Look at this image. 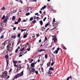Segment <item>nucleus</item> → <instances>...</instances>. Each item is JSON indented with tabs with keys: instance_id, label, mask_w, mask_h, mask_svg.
Here are the masks:
<instances>
[{
	"instance_id": "1",
	"label": "nucleus",
	"mask_w": 80,
	"mask_h": 80,
	"mask_svg": "<svg viewBox=\"0 0 80 80\" xmlns=\"http://www.w3.org/2000/svg\"><path fill=\"white\" fill-rule=\"evenodd\" d=\"M17 69L16 72H18V71L19 70H20L22 68V67L21 66V65L20 64H17Z\"/></svg>"
},
{
	"instance_id": "2",
	"label": "nucleus",
	"mask_w": 80,
	"mask_h": 80,
	"mask_svg": "<svg viewBox=\"0 0 80 80\" xmlns=\"http://www.w3.org/2000/svg\"><path fill=\"white\" fill-rule=\"evenodd\" d=\"M8 74V72L7 71H5L3 72V73L2 74V77H3L4 78H6L7 77V75Z\"/></svg>"
},
{
	"instance_id": "3",
	"label": "nucleus",
	"mask_w": 80,
	"mask_h": 80,
	"mask_svg": "<svg viewBox=\"0 0 80 80\" xmlns=\"http://www.w3.org/2000/svg\"><path fill=\"white\" fill-rule=\"evenodd\" d=\"M59 24V22H57V23H55L54 25V28H53L52 29H51L50 30H55V28H57V27H58V25Z\"/></svg>"
},
{
	"instance_id": "4",
	"label": "nucleus",
	"mask_w": 80,
	"mask_h": 80,
	"mask_svg": "<svg viewBox=\"0 0 80 80\" xmlns=\"http://www.w3.org/2000/svg\"><path fill=\"white\" fill-rule=\"evenodd\" d=\"M48 75V76L49 77H50L52 76V72L50 71H49Z\"/></svg>"
},
{
	"instance_id": "5",
	"label": "nucleus",
	"mask_w": 80,
	"mask_h": 80,
	"mask_svg": "<svg viewBox=\"0 0 80 80\" xmlns=\"http://www.w3.org/2000/svg\"><path fill=\"white\" fill-rule=\"evenodd\" d=\"M54 40V43H56L57 41V38H56V37H54L52 38V41Z\"/></svg>"
},
{
	"instance_id": "6",
	"label": "nucleus",
	"mask_w": 80,
	"mask_h": 80,
	"mask_svg": "<svg viewBox=\"0 0 80 80\" xmlns=\"http://www.w3.org/2000/svg\"><path fill=\"white\" fill-rule=\"evenodd\" d=\"M24 71H22L21 72H20V73H19V76L20 77H22L23 75V72Z\"/></svg>"
},
{
	"instance_id": "7",
	"label": "nucleus",
	"mask_w": 80,
	"mask_h": 80,
	"mask_svg": "<svg viewBox=\"0 0 80 80\" xmlns=\"http://www.w3.org/2000/svg\"><path fill=\"white\" fill-rule=\"evenodd\" d=\"M15 78H19V77H20V75H19V74H16L15 76Z\"/></svg>"
},
{
	"instance_id": "8",
	"label": "nucleus",
	"mask_w": 80,
	"mask_h": 80,
	"mask_svg": "<svg viewBox=\"0 0 80 80\" xmlns=\"http://www.w3.org/2000/svg\"><path fill=\"white\" fill-rule=\"evenodd\" d=\"M21 42V38H20L18 39V41L17 45H19Z\"/></svg>"
},
{
	"instance_id": "9",
	"label": "nucleus",
	"mask_w": 80,
	"mask_h": 80,
	"mask_svg": "<svg viewBox=\"0 0 80 80\" xmlns=\"http://www.w3.org/2000/svg\"><path fill=\"white\" fill-rule=\"evenodd\" d=\"M32 72L33 73H32V75H33V73H35V68H32V69H31Z\"/></svg>"
},
{
	"instance_id": "10",
	"label": "nucleus",
	"mask_w": 80,
	"mask_h": 80,
	"mask_svg": "<svg viewBox=\"0 0 80 80\" xmlns=\"http://www.w3.org/2000/svg\"><path fill=\"white\" fill-rule=\"evenodd\" d=\"M7 44V41H6L4 42L2 44V45L4 47H5V45Z\"/></svg>"
},
{
	"instance_id": "11",
	"label": "nucleus",
	"mask_w": 80,
	"mask_h": 80,
	"mask_svg": "<svg viewBox=\"0 0 80 80\" xmlns=\"http://www.w3.org/2000/svg\"><path fill=\"white\" fill-rule=\"evenodd\" d=\"M45 52V50L44 49H40L38 51V52H39V53H40L41 52Z\"/></svg>"
},
{
	"instance_id": "12",
	"label": "nucleus",
	"mask_w": 80,
	"mask_h": 80,
	"mask_svg": "<svg viewBox=\"0 0 80 80\" xmlns=\"http://www.w3.org/2000/svg\"><path fill=\"white\" fill-rule=\"evenodd\" d=\"M35 64H34V63H32L31 64V66L32 67V68L33 67H35Z\"/></svg>"
},
{
	"instance_id": "13",
	"label": "nucleus",
	"mask_w": 80,
	"mask_h": 80,
	"mask_svg": "<svg viewBox=\"0 0 80 80\" xmlns=\"http://www.w3.org/2000/svg\"><path fill=\"white\" fill-rule=\"evenodd\" d=\"M39 23L41 26H42L43 25V21L42 20L40 21Z\"/></svg>"
},
{
	"instance_id": "14",
	"label": "nucleus",
	"mask_w": 80,
	"mask_h": 80,
	"mask_svg": "<svg viewBox=\"0 0 80 80\" xmlns=\"http://www.w3.org/2000/svg\"><path fill=\"white\" fill-rule=\"evenodd\" d=\"M49 70H52V71H53L54 70V68L52 67H51L49 69Z\"/></svg>"
},
{
	"instance_id": "15",
	"label": "nucleus",
	"mask_w": 80,
	"mask_h": 80,
	"mask_svg": "<svg viewBox=\"0 0 80 80\" xmlns=\"http://www.w3.org/2000/svg\"><path fill=\"white\" fill-rule=\"evenodd\" d=\"M6 62H7V67H8V63H9V62L8 61V59H6Z\"/></svg>"
},
{
	"instance_id": "16",
	"label": "nucleus",
	"mask_w": 80,
	"mask_h": 80,
	"mask_svg": "<svg viewBox=\"0 0 80 80\" xmlns=\"http://www.w3.org/2000/svg\"><path fill=\"white\" fill-rule=\"evenodd\" d=\"M11 46V44H9L7 46V48H9Z\"/></svg>"
},
{
	"instance_id": "17",
	"label": "nucleus",
	"mask_w": 80,
	"mask_h": 80,
	"mask_svg": "<svg viewBox=\"0 0 80 80\" xmlns=\"http://www.w3.org/2000/svg\"><path fill=\"white\" fill-rule=\"evenodd\" d=\"M29 75H31L32 74V72L31 70L30 69H29Z\"/></svg>"
},
{
	"instance_id": "18",
	"label": "nucleus",
	"mask_w": 80,
	"mask_h": 80,
	"mask_svg": "<svg viewBox=\"0 0 80 80\" xmlns=\"http://www.w3.org/2000/svg\"><path fill=\"white\" fill-rule=\"evenodd\" d=\"M5 58H6V60L7 59H8V55H7V54L6 55V56L5 57Z\"/></svg>"
},
{
	"instance_id": "19",
	"label": "nucleus",
	"mask_w": 80,
	"mask_h": 80,
	"mask_svg": "<svg viewBox=\"0 0 80 80\" xmlns=\"http://www.w3.org/2000/svg\"><path fill=\"white\" fill-rule=\"evenodd\" d=\"M29 1L30 2H37V0H29Z\"/></svg>"
},
{
	"instance_id": "20",
	"label": "nucleus",
	"mask_w": 80,
	"mask_h": 80,
	"mask_svg": "<svg viewBox=\"0 0 80 80\" xmlns=\"http://www.w3.org/2000/svg\"><path fill=\"white\" fill-rule=\"evenodd\" d=\"M20 30H21V32H23L24 31H26V30H27V29H21Z\"/></svg>"
},
{
	"instance_id": "21",
	"label": "nucleus",
	"mask_w": 80,
	"mask_h": 80,
	"mask_svg": "<svg viewBox=\"0 0 80 80\" xmlns=\"http://www.w3.org/2000/svg\"><path fill=\"white\" fill-rule=\"evenodd\" d=\"M25 49V48H24V47H23L22 49H21L20 50V51L21 52H23V50H24Z\"/></svg>"
},
{
	"instance_id": "22",
	"label": "nucleus",
	"mask_w": 80,
	"mask_h": 80,
	"mask_svg": "<svg viewBox=\"0 0 80 80\" xmlns=\"http://www.w3.org/2000/svg\"><path fill=\"white\" fill-rule=\"evenodd\" d=\"M62 48L63 49H64V50H67V48H66V47H65V46L63 45L62 46Z\"/></svg>"
},
{
	"instance_id": "23",
	"label": "nucleus",
	"mask_w": 80,
	"mask_h": 80,
	"mask_svg": "<svg viewBox=\"0 0 80 80\" xmlns=\"http://www.w3.org/2000/svg\"><path fill=\"white\" fill-rule=\"evenodd\" d=\"M37 22V21H35V20H34L32 22V23H35Z\"/></svg>"
},
{
	"instance_id": "24",
	"label": "nucleus",
	"mask_w": 80,
	"mask_h": 80,
	"mask_svg": "<svg viewBox=\"0 0 80 80\" xmlns=\"http://www.w3.org/2000/svg\"><path fill=\"white\" fill-rule=\"evenodd\" d=\"M12 20H15V16H13L12 17Z\"/></svg>"
},
{
	"instance_id": "25",
	"label": "nucleus",
	"mask_w": 80,
	"mask_h": 80,
	"mask_svg": "<svg viewBox=\"0 0 80 80\" xmlns=\"http://www.w3.org/2000/svg\"><path fill=\"white\" fill-rule=\"evenodd\" d=\"M27 37V35L25 34L23 36V38H26V37Z\"/></svg>"
},
{
	"instance_id": "26",
	"label": "nucleus",
	"mask_w": 80,
	"mask_h": 80,
	"mask_svg": "<svg viewBox=\"0 0 80 80\" xmlns=\"http://www.w3.org/2000/svg\"><path fill=\"white\" fill-rule=\"evenodd\" d=\"M50 62H49L47 64V65L48 67H49L50 66Z\"/></svg>"
},
{
	"instance_id": "27",
	"label": "nucleus",
	"mask_w": 80,
	"mask_h": 80,
	"mask_svg": "<svg viewBox=\"0 0 80 80\" xmlns=\"http://www.w3.org/2000/svg\"><path fill=\"white\" fill-rule=\"evenodd\" d=\"M48 25H49V23H47V24H46L45 25V28L46 27H48Z\"/></svg>"
},
{
	"instance_id": "28",
	"label": "nucleus",
	"mask_w": 80,
	"mask_h": 80,
	"mask_svg": "<svg viewBox=\"0 0 80 80\" xmlns=\"http://www.w3.org/2000/svg\"><path fill=\"white\" fill-rule=\"evenodd\" d=\"M17 61H13V63H14L15 64H16V63H17Z\"/></svg>"
},
{
	"instance_id": "29",
	"label": "nucleus",
	"mask_w": 80,
	"mask_h": 80,
	"mask_svg": "<svg viewBox=\"0 0 80 80\" xmlns=\"http://www.w3.org/2000/svg\"><path fill=\"white\" fill-rule=\"evenodd\" d=\"M69 78H71V79H72V76H71L70 77H68L67 79V80H69Z\"/></svg>"
},
{
	"instance_id": "30",
	"label": "nucleus",
	"mask_w": 80,
	"mask_h": 80,
	"mask_svg": "<svg viewBox=\"0 0 80 80\" xmlns=\"http://www.w3.org/2000/svg\"><path fill=\"white\" fill-rule=\"evenodd\" d=\"M29 43L28 42H27V43H26V48H27V46H28L29 47Z\"/></svg>"
},
{
	"instance_id": "31",
	"label": "nucleus",
	"mask_w": 80,
	"mask_h": 80,
	"mask_svg": "<svg viewBox=\"0 0 80 80\" xmlns=\"http://www.w3.org/2000/svg\"><path fill=\"white\" fill-rule=\"evenodd\" d=\"M18 22H21V18H19L18 19Z\"/></svg>"
},
{
	"instance_id": "32",
	"label": "nucleus",
	"mask_w": 80,
	"mask_h": 80,
	"mask_svg": "<svg viewBox=\"0 0 80 80\" xmlns=\"http://www.w3.org/2000/svg\"><path fill=\"white\" fill-rule=\"evenodd\" d=\"M46 7H46V6L44 5V7H43L42 8V9H43V10H44V9H45V8H46Z\"/></svg>"
},
{
	"instance_id": "33",
	"label": "nucleus",
	"mask_w": 80,
	"mask_h": 80,
	"mask_svg": "<svg viewBox=\"0 0 80 80\" xmlns=\"http://www.w3.org/2000/svg\"><path fill=\"white\" fill-rule=\"evenodd\" d=\"M0 25L1 27H4V26H3V23L1 22L0 23Z\"/></svg>"
},
{
	"instance_id": "34",
	"label": "nucleus",
	"mask_w": 80,
	"mask_h": 80,
	"mask_svg": "<svg viewBox=\"0 0 80 80\" xmlns=\"http://www.w3.org/2000/svg\"><path fill=\"white\" fill-rule=\"evenodd\" d=\"M3 38H4V36H3V35H2L0 37L1 39H3Z\"/></svg>"
},
{
	"instance_id": "35",
	"label": "nucleus",
	"mask_w": 80,
	"mask_h": 80,
	"mask_svg": "<svg viewBox=\"0 0 80 80\" xmlns=\"http://www.w3.org/2000/svg\"><path fill=\"white\" fill-rule=\"evenodd\" d=\"M7 20H8V19H4L3 21L4 22H5V23H6V22H7Z\"/></svg>"
},
{
	"instance_id": "36",
	"label": "nucleus",
	"mask_w": 80,
	"mask_h": 80,
	"mask_svg": "<svg viewBox=\"0 0 80 80\" xmlns=\"http://www.w3.org/2000/svg\"><path fill=\"white\" fill-rule=\"evenodd\" d=\"M11 38H16V36H12Z\"/></svg>"
},
{
	"instance_id": "37",
	"label": "nucleus",
	"mask_w": 80,
	"mask_h": 80,
	"mask_svg": "<svg viewBox=\"0 0 80 80\" xmlns=\"http://www.w3.org/2000/svg\"><path fill=\"white\" fill-rule=\"evenodd\" d=\"M5 15H3L2 18V20H3V19H5Z\"/></svg>"
},
{
	"instance_id": "38",
	"label": "nucleus",
	"mask_w": 80,
	"mask_h": 80,
	"mask_svg": "<svg viewBox=\"0 0 80 80\" xmlns=\"http://www.w3.org/2000/svg\"><path fill=\"white\" fill-rule=\"evenodd\" d=\"M14 24H15V25H17L18 24V21L15 22H14Z\"/></svg>"
},
{
	"instance_id": "39",
	"label": "nucleus",
	"mask_w": 80,
	"mask_h": 80,
	"mask_svg": "<svg viewBox=\"0 0 80 80\" xmlns=\"http://www.w3.org/2000/svg\"><path fill=\"white\" fill-rule=\"evenodd\" d=\"M45 58H48V56H47V54H45Z\"/></svg>"
},
{
	"instance_id": "40",
	"label": "nucleus",
	"mask_w": 80,
	"mask_h": 80,
	"mask_svg": "<svg viewBox=\"0 0 80 80\" xmlns=\"http://www.w3.org/2000/svg\"><path fill=\"white\" fill-rule=\"evenodd\" d=\"M20 35H21V34L19 33V34H18V37L19 38H20Z\"/></svg>"
},
{
	"instance_id": "41",
	"label": "nucleus",
	"mask_w": 80,
	"mask_h": 80,
	"mask_svg": "<svg viewBox=\"0 0 80 80\" xmlns=\"http://www.w3.org/2000/svg\"><path fill=\"white\" fill-rule=\"evenodd\" d=\"M45 40H44V42H45L46 40H47V38L46 37H45Z\"/></svg>"
},
{
	"instance_id": "42",
	"label": "nucleus",
	"mask_w": 80,
	"mask_h": 80,
	"mask_svg": "<svg viewBox=\"0 0 80 80\" xmlns=\"http://www.w3.org/2000/svg\"><path fill=\"white\" fill-rule=\"evenodd\" d=\"M29 14H30V12H28V13H26V16H28L29 15Z\"/></svg>"
},
{
	"instance_id": "43",
	"label": "nucleus",
	"mask_w": 80,
	"mask_h": 80,
	"mask_svg": "<svg viewBox=\"0 0 80 80\" xmlns=\"http://www.w3.org/2000/svg\"><path fill=\"white\" fill-rule=\"evenodd\" d=\"M5 9V7H3L2 8H1V10H4Z\"/></svg>"
},
{
	"instance_id": "44",
	"label": "nucleus",
	"mask_w": 80,
	"mask_h": 80,
	"mask_svg": "<svg viewBox=\"0 0 80 80\" xmlns=\"http://www.w3.org/2000/svg\"><path fill=\"white\" fill-rule=\"evenodd\" d=\"M55 53H56V54H57V53H58V51L56 50H55Z\"/></svg>"
},
{
	"instance_id": "45",
	"label": "nucleus",
	"mask_w": 80,
	"mask_h": 80,
	"mask_svg": "<svg viewBox=\"0 0 80 80\" xmlns=\"http://www.w3.org/2000/svg\"><path fill=\"white\" fill-rule=\"evenodd\" d=\"M41 70L42 71V72L43 73V68L42 67H41Z\"/></svg>"
},
{
	"instance_id": "46",
	"label": "nucleus",
	"mask_w": 80,
	"mask_h": 80,
	"mask_svg": "<svg viewBox=\"0 0 80 80\" xmlns=\"http://www.w3.org/2000/svg\"><path fill=\"white\" fill-rule=\"evenodd\" d=\"M12 68H11L10 70L9 71V73H10V72H12Z\"/></svg>"
},
{
	"instance_id": "47",
	"label": "nucleus",
	"mask_w": 80,
	"mask_h": 80,
	"mask_svg": "<svg viewBox=\"0 0 80 80\" xmlns=\"http://www.w3.org/2000/svg\"><path fill=\"white\" fill-rule=\"evenodd\" d=\"M23 54H20L19 56V57H22V56Z\"/></svg>"
},
{
	"instance_id": "48",
	"label": "nucleus",
	"mask_w": 80,
	"mask_h": 80,
	"mask_svg": "<svg viewBox=\"0 0 80 80\" xmlns=\"http://www.w3.org/2000/svg\"><path fill=\"white\" fill-rule=\"evenodd\" d=\"M46 19H47V17H45L43 19V22H45V21L46 20Z\"/></svg>"
},
{
	"instance_id": "49",
	"label": "nucleus",
	"mask_w": 80,
	"mask_h": 80,
	"mask_svg": "<svg viewBox=\"0 0 80 80\" xmlns=\"http://www.w3.org/2000/svg\"><path fill=\"white\" fill-rule=\"evenodd\" d=\"M35 73H36V74H38V71H35Z\"/></svg>"
},
{
	"instance_id": "50",
	"label": "nucleus",
	"mask_w": 80,
	"mask_h": 80,
	"mask_svg": "<svg viewBox=\"0 0 80 80\" xmlns=\"http://www.w3.org/2000/svg\"><path fill=\"white\" fill-rule=\"evenodd\" d=\"M33 18H30V21H32L33 20Z\"/></svg>"
},
{
	"instance_id": "51",
	"label": "nucleus",
	"mask_w": 80,
	"mask_h": 80,
	"mask_svg": "<svg viewBox=\"0 0 80 80\" xmlns=\"http://www.w3.org/2000/svg\"><path fill=\"white\" fill-rule=\"evenodd\" d=\"M50 30V28H48L46 30L45 32H47V31H48V30Z\"/></svg>"
},
{
	"instance_id": "52",
	"label": "nucleus",
	"mask_w": 80,
	"mask_h": 80,
	"mask_svg": "<svg viewBox=\"0 0 80 80\" xmlns=\"http://www.w3.org/2000/svg\"><path fill=\"white\" fill-rule=\"evenodd\" d=\"M2 30H3V29L2 28L0 27V32H2Z\"/></svg>"
},
{
	"instance_id": "53",
	"label": "nucleus",
	"mask_w": 80,
	"mask_h": 80,
	"mask_svg": "<svg viewBox=\"0 0 80 80\" xmlns=\"http://www.w3.org/2000/svg\"><path fill=\"white\" fill-rule=\"evenodd\" d=\"M18 48H17V49H16V50H15V52L16 53H17V52H18Z\"/></svg>"
},
{
	"instance_id": "54",
	"label": "nucleus",
	"mask_w": 80,
	"mask_h": 80,
	"mask_svg": "<svg viewBox=\"0 0 80 80\" xmlns=\"http://www.w3.org/2000/svg\"><path fill=\"white\" fill-rule=\"evenodd\" d=\"M53 64H54V62H53L51 63V66H53Z\"/></svg>"
},
{
	"instance_id": "55",
	"label": "nucleus",
	"mask_w": 80,
	"mask_h": 80,
	"mask_svg": "<svg viewBox=\"0 0 80 80\" xmlns=\"http://www.w3.org/2000/svg\"><path fill=\"white\" fill-rule=\"evenodd\" d=\"M27 50L28 51H30V48H28L27 49Z\"/></svg>"
},
{
	"instance_id": "56",
	"label": "nucleus",
	"mask_w": 80,
	"mask_h": 80,
	"mask_svg": "<svg viewBox=\"0 0 80 80\" xmlns=\"http://www.w3.org/2000/svg\"><path fill=\"white\" fill-rule=\"evenodd\" d=\"M37 20H40V18H39V17H37Z\"/></svg>"
},
{
	"instance_id": "57",
	"label": "nucleus",
	"mask_w": 80,
	"mask_h": 80,
	"mask_svg": "<svg viewBox=\"0 0 80 80\" xmlns=\"http://www.w3.org/2000/svg\"><path fill=\"white\" fill-rule=\"evenodd\" d=\"M55 18H54L53 20V23H55Z\"/></svg>"
},
{
	"instance_id": "58",
	"label": "nucleus",
	"mask_w": 80,
	"mask_h": 80,
	"mask_svg": "<svg viewBox=\"0 0 80 80\" xmlns=\"http://www.w3.org/2000/svg\"><path fill=\"white\" fill-rule=\"evenodd\" d=\"M40 36V35L39 34V33H38L37 34V37H38Z\"/></svg>"
},
{
	"instance_id": "59",
	"label": "nucleus",
	"mask_w": 80,
	"mask_h": 80,
	"mask_svg": "<svg viewBox=\"0 0 80 80\" xmlns=\"http://www.w3.org/2000/svg\"><path fill=\"white\" fill-rule=\"evenodd\" d=\"M13 30H16V27H14L13 28Z\"/></svg>"
},
{
	"instance_id": "60",
	"label": "nucleus",
	"mask_w": 80,
	"mask_h": 80,
	"mask_svg": "<svg viewBox=\"0 0 80 80\" xmlns=\"http://www.w3.org/2000/svg\"><path fill=\"white\" fill-rule=\"evenodd\" d=\"M60 50V48H57V50H56L58 51V50Z\"/></svg>"
},
{
	"instance_id": "61",
	"label": "nucleus",
	"mask_w": 80,
	"mask_h": 80,
	"mask_svg": "<svg viewBox=\"0 0 80 80\" xmlns=\"http://www.w3.org/2000/svg\"><path fill=\"white\" fill-rule=\"evenodd\" d=\"M8 52L7 51L5 53H6V54L7 53V55H8Z\"/></svg>"
},
{
	"instance_id": "62",
	"label": "nucleus",
	"mask_w": 80,
	"mask_h": 80,
	"mask_svg": "<svg viewBox=\"0 0 80 80\" xmlns=\"http://www.w3.org/2000/svg\"><path fill=\"white\" fill-rule=\"evenodd\" d=\"M14 67H17V65L16 64H15L14 65Z\"/></svg>"
},
{
	"instance_id": "63",
	"label": "nucleus",
	"mask_w": 80,
	"mask_h": 80,
	"mask_svg": "<svg viewBox=\"0 0 80 80\" xmlns=\"http://www.w3.org/2000/svg\"><path fill=\"white\" fill-rule=\"evenodd\" d=\"M33 59H32L31 61V62H29V63H32V62H33Z\"/></svg>"
},
{
	"instance_id": "64",
	"label": "nucleus",
	"mask_w": 80,
	"mask_h": 80,
	"mask_svg": "<svg viewBox=\"0 0 80 80\" xmlns=\"http://www.w3.org/2000/svg\"><path fill=\"white\" fill-rule=\"evenodd\" d=\"M39 13H40L41 14H42V11H39Z\"/></svg>"
}]
</instances>
